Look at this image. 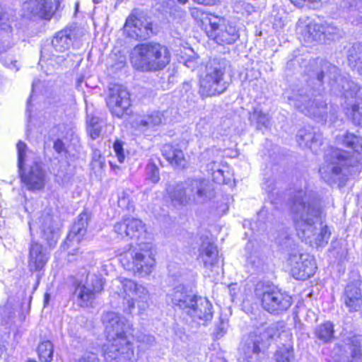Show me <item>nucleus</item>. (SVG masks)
<instances>
[{"mask_svg": "<svg viewBox=\"0 0 362 362\" xmlns=\"http://www.w3.org/2000/svg\"><path fill=\"white\" fill-rule=\"evenodd\" d=\"M325 77L331 89L346 98H353L358 90L349 76L340 75L336 66L326 60L317 59L309 64L305 83L296 86L287 96L289 103L308 117L323 118L328 109L321 95Z\"/></svg>", "mask_w": 362, "mask_h": 362, "instance_id": "1", "label": "nucleus"}, {"mask_svg": "<svg viewBox=\"0 0 362 362\" xmlns=\"http://www.w3.org/2000/svg\"><path fill=\"white\" fill-rule=\"evenodd\" d=\"M291 209L297 235L303 242L313 247L327 244L331 235L327 226L316 227L322 214V202L317 197L311 192L297 191L292 197Z\"/></svg>", "mask_w": 362, "mask_h": 362, "instance_id": "2", "label": "nucleus"}, {"mask_svg": "<svg viewBox=\"0 0 362 362\" xmlns=\"http://www.w3.org/2000/svg\"><path fill=\"white\" fill-rule=\"evenodd\" d=\"M101 320L108 341V344L103 346L107 362L112 360L115 356L119 362H134V346L127 337L131 329L129 322L123 316L114 312L104 313Z\"/></svg>", "mask_w": 362, "mask_h": 362, "instance_id": "3", "label": "nucleus"}, {"mask_svg": "<svg viewBox=\"0 0 362 362\" xmlns=\"http://www.w3.org/2000/svg\"><path fill=\"white\" fill-rule=\"evenodd\" d=\"M18 151V168L21 181L29 190H40L45 185L46 171L40 158L33 153H28L27 145L19 141Z\"/></svg>", "mask_w": 362, "mask_h": 362, "instance_id": "4", "label": "nucleus"}, {"mask_svg": "<svg viewBox=\"0 0 362 362\" xmlns=\"http://www.w3.org/2000/svg\"><path fill=\"white\" fill-rule=\"evenodd\" d=\"M281 328H283L282 323L278 322L269 325H262L245 336L240 349L247 361L257 362L259 354H264L274 339L279 337Z\"/></svg>", "mask_w": 362, "mask_h": 362, "instance_id": "5", "label": "nucleus"}, {"mask_svg": "<svg viewBox=\"0 0 362 362\" xmlns=\"http://www.w3.org/2000/svg\"><path fill=\"white\" fill-rule=\"evenodd\" d=\"M134 51L137 56L132 57V62L142 71L160 70L170 62V54L168 48L158 42L138 45Z\"/></svg>", "mask_w": 362, "mask_h": 362, "instance_id": "6", "label": "nucleus"}, {"mask_svg": "<svg viewBox=\"0 0 362 362\" xmlns=\"http://www.w3.org/2000/svg\"><path fill=\"white\" fill-rule=\"evenodd\" d=\"M228 61L223 58H213L206 63L204 73L199 79V93L202 97H211L224 93L228 83L224 76Z\"/></svg>", "mask_w": 362, "mask_h": 362, "instance_id": "7", "label": "nucleus"}, {"mask_svg": "<svg viewBox=\"0 0 362 362\" xmlns=\"http://www.w3.org/2000/svg\"><path fill=\"white\" fill-rule=\"evenodd\" d=\"M120 262L124 268L141 276L149 275L156 265L155 251L149 244L131 247L120 255Z\"/></svg>", "mask_w": 362, "mask_h": 362, "instance_id": "8", "label": "nucleus"}, {"mask_svg": "<svg viewBox=\"0 0 362 362\" xmlns=\"http://www.w3.org/2000/svg\"><path fill=\"white\" fill-rule=\"evenodd\" d=\"M284 241L279 238V243L288 250V262L291 266L292 276L298 280H305L313 276L317 269L314 258L308 254H302L298 250L293 240L284 234Z\"/></svg>", "mask_w": 362, "mask_h": 362, "instance_id": "9", "label": "nucleus"}, {"mask_svg": "<svg viewBox=\"0 0 362 362\" xmlns=\"http://www.w3.org/2000/svg\"><path fill=\"white\" fill-rule=\"evenodd\" d=\"M356 160L351 153L339 148L332 149L325 155V162L319 173L325 182H330L334 177L344 174L346 167L354 165Z\"/></svg>", "mask_w": 362, "mask_h": 362, "instance_id": "10", "label": "nucleus"}, {"mask_svg": "<svg viewBox=\"0 0 362 362\" xmlns=\"http://www.w3.org/2000/svg\"><path fill=\"white\" fill-rule=\"evenodd\" d=\"M31 236L35 231L49 247H54L59 238L60 223L57 216L49 213L42 214L36 221L29 223Z\"/></svg>", "mask_w": 362, "mask_h": 362, "instance_id": "11", "label": "nucleus"}, {"mask_svg": "<svg viewBox=\"0 0 362 362\" xmlns=\"http://www.w3.org/2000/svg\"><path fill=\"white\" fill-rule=\"evenodd\" d=\"M261 304L268 313L279 315L291 306L292 298L276 287H267L261 295Z\"/></svg>", "mask_w": 362, "mask_h": 362, "instance_id": "12", "label": "nucleus"}, {"mask_svg": "<svg viewBox=\"0 0 362 362\" xmlns=\"http://www.w3.org/2000/svg\"><path fill=\"white\" fill-rule=\"evenodd\" d=\"M107 105L112 115L122 118L131 114L130 94L124 86L115 84L109 88Z\"/></svg>", "mask_w": 362, "mask_h": 362, "instance_id": "13", "label": "nucleus"}, {"mask_svg": "<svg viewBox=\"0 0 362 362\" xmlns=\"http://www.w3.org/2000/svg\"><path fill=\"white\" fill-rule=\"evenodd\" d=\"M206 34L218 45H231L239 38L236 27L230 22L223 19L210 20Z\"/></svg>", "mask_w": 362, "mask_h": 362, "instance_id": "14", "label": "nucleus"}, {"mask_svg": "<svg viewBox=\"0 0 362 362\" xmlns=\"http://www.w3.org/2000/svg\"><path fill=\"white\" fill-rule=\"evenodd\" d=\"M124 30L132 38L146 40L153 34L152 23L141 12L134 10L126 20Z\"/></svg>", "mask_w": 362, "mask_h": 362, "instance_id": "15", "label": "nucleus"}, {"mask_svg": "<svg viewBox=\"0 0 362 362\" xmlns=\"http://www.w3.org/2000/svg\"><path fill=\"white\" fill-rule=\"evenodd\" d=\"M124 30L132 38L146 40L153 34L152 23L141 12L134 10L126 20Z\"/></svg>", "mask_w": 362, "mask_h": 362, "instance_id": "16", "label": "nucleus"}, {"mask_svg": "<svg viewBox=\"0 0 362 362\" xmlns=\"http://www.w3.org/2000/svg\"><path fill=\"white\" fill-rule=\"evenodd\" d=\"M103 289V282L100 276L88 273L86 282L76 288L74 295L76 296L77 303L81 307H88Z\"/></svg>", "mask_w": 362, "mask_h": 362, "instance_id": "17", "label": "nucleus"}, {"mask_svg": "<svg viewBox=\"0 0 362 362\" xmlns=\"http://www.w3.org/2000/svg\"><path fill=\"white\" fill-rule=\"evenodd\" d=\"M197 259L205 269L212 271L218 262V251L216 245L208 237H201Z\"/></svg>", "mask_w": 362, "mask_h": 362, "instance_id": "18", "label": "nucleus"}, {"mask_svg": "<svg viewBox=\"0 0 362 362\" xmlns=\"http://www.w3.org/2000/svg\"><path fill=\"white\" fill-rule=\"evenodd\" d=\"M196 296L188 291L185 285L180 284L168 291L166 294V303L186 311Z\"/></svg>", "mask_w": 362, "mask_h": 362, "instance_id": "19", "label": "nucleus"}, {"mask_svg": "<svg viewBox=\"0 0 362 362\" xmlns=\"http://www.w3.org/2000/svg\"><path fill=\"white\" fill-rule=\"evenodd\" d=\"M185 312L194 321L204 322L210 321L213 317L212 305L205 298L196 296Z\"/></svg>", "mask_w": 362, "mask_h": 362, "instance_id": "20", "label": "nucleus"}, {"mask_svg": "<svg viewBox=\"0 0 362 362\" xmlns=\"http://www.w3.org/2000/svg\"><path fill=\"white\" fill-rule=\"evenodd\" d=\"M114 230L122 238H139L146 230L140 219L127 218L117 223L114 226Z\"/></svg>", "mask_w": 362, "mask_h": 362, "instance_id": "21", "label": "nucleus"}, {"mask_svg": "<svg viewBox=\"0 0 362 362\" xmlns=\"http://www.w3.org/2000/svg\"><path fill=\"white\" fill-rule=\"evenodd\" d=\"M186 183L192 202L202 203L212 196L209 182L206 180H191Z\"/></svg>", "mask_w": 362, "mask_h": 362, "instance_id": "22", "label": "nucleus"}, {"mask_svg": "<svg viewBox=\"0 0 362 362\" xmlns=\"http://www.w3.org/2000/svg\"><path fill=\"white\" fill-rule=\"evenodd\" d=\"M91 218V214L86 210L82 211L77 217L71 226L70 232L65 241L66 245L76 242L79 243L86 234L88 222Z\"/></svg>", "mask_w": 362, "mask_h": 362, "instance_id": "23", "label": "nucleus"}, {"mask_svg": "<svg viewBox=\"0 0 362 362\" xmlns=\"http://www.w3.org/2000/svg\"><path fill=\"white\" fill-rule=\"evenodd\" d=\"M23 8L28 13L45 19H49L54 13L52 0H28Z\"/></svg>", "mask_w": 362, "mask_h": 362, "instance_id": "24", "label": "nucleus"}, {"mask_svg": "<svg viewBox=\"0 0 362 362\" xmlns=\"http://www.w3.org/2000/svg\"><path fill=\"white\" fill-rule=\"evenodd\" d=\"M360 282L349 283L344 290L343 299L350 312L362 309V291Z\"/></svg>", "mask_w": 362, "mask_h": 362, "instance_id": "25", "label": "nucleus"}, {"mask_svg": "<svg viewBox=\"0 0 362 362\" xmlns=\"http://www.w3.org/2000/svg\"><path fill=\"white\" fill-rule=\"evenodd\" d=\"M296 141L300 146L315 152L322 144V136L313 127L308 126L298 130Z\"/></svg>", "mask_w": 362, "mask_h": 362, "instance_id": "26", "label": "nucleus"}, {"mask_svg": "<svg viewBox=\"0 0 362 362\" xmlns=\"http://www.w3.org/2000/svg\"><path fill=\"white\" fill-rule=\"evenodd\" d=\"M165 120L163 112L153 111L144 115L138 116L134 121L135 128L146 132L160 126Z\"/></svg>", "mask_w": 362, "mask_h": 362, "instance_id": "27", "label": "nucleus"}, {"mask_svg": "<svg viewBox=\"0 0 362 362\" xmlns=\"http://www.w3.org/2000/svg\"><path fill=\"white\" fill-rule=\"evenodd\" d=\"M48 257L42 245L32 240L29 249L28 267L30 271H40L47 264Z\"/></svg>", "mask_w": 362, "mask_h": 362, "instance_id": "28", "label": "nucleus"}, {"mask_svg": "<svg viewBox=\"0 0 362 362\" xmlns=\"http://www.w3.org/2000/svg\"><path fill=\"white\" fill-rule=\"evenodd\" d=\"M343 362H362V335H355L349 339Z\"/></svg>", "mask_w": 362, "mask_h": 362, "instance_id": "29", "label": "nucleus"}, {"mask_svg": "<svg viewBox=\"0 0 362 362\" xmlns=\"http://www.w3.org/2000/svg\"><path fill=\"white\" fill-rule=\"evenodd\" d=\"M162 154L170 164L179 168H184L187 164L182 151L170 144H165L162 148Z\"/></svg>", "mask_w": 362, "mask_h": 362, "instance_id": "30", "label": "nucleus"}, {"mask_svg": "<svg viewBox=\"0 0 362 362\" xmlns=\"http://www.w3.org/2000/svg\"><path fill=\"white\" fill-rule=\"evenodd\" d=\"M301 38L307 43H321V23L310 21L307 25L300 26Z\"/></svg>", "mask_w": 362, "mask_h": 362, "instance_id": "31", "label": "nucleus"}, {"mask_svg": "<svg viewBox=\"0 0 362 362\" xmlns=\"http://www.w3.org/2000/svg\"><path fill=\"white\" fill-rule=\"evenodd\" d=\"M188 188L186 182L176 185L173 188L168 189L169 197L175 205H187L192 202L190 196L187 192Z\"/></svg>", "mask_w": 362, "mask_h": 362, "instance_id": "32", "label": "nucleus"}, {"mask_svg": "<svg viewBox=\"0 0 362 362\" xmlns=\"http://www.w3.org/2000/svg\"><path fill=\"white\" fill-rule=\"evenodd\" d=\"M321 43L329 44L343 37V31L332 23H321Z\"/></svg>", "mask_w": 362, "mask_h": 362, "instance_id": "33", "label": "nucleus"}, {"mask_svg": "<svg viewBox=\"0 0 362 362\" xmlns=\"http://www.w3.org/2000/svg\"><path fill=\"white\" fill-rule=\"evenodd\" d=\"M73 35L74 33L71 29L66 28L59 31L52 42L54 49L58 52H62L69 49L71 44Z\"/></svg>", "mask_w": 362, "mask_h": 362, "instance_id": "34", "label": "nucleus"}, {"mask_svg": "<svg viewBox=\"0 0 362 362\" xmlns=\"http://www.w3.org/2000/svg\"><path fill=\"white\" fill-rule=\"evenodd\" d=\"M349 64L362 75V42H356L347 51Z\"/></svg>", "mask_w": 362, "mask_h": 362, "instance_id": "35", "label": "nucleus"}, {"mask_svg": "<svg viewBox=\"0 0 362 362\" xmlns=\"http://www.w3.org/2000/svg\"><path fill=\"white\" fill-rule=\"evenodd\" d=\"M249 120L259 131L267 129L270 125L268 114L264 113L261 108L257 107L249 112Z\"/></svg>", "mask_w": 362, "mask_h": 362, "instance_id": "36", "label": "nucleus"}, {"mask_svg": "<svg viewBox=\"0 0 362 362\" xmlns=\"http://www.w3.org/2000/svg\"><path fill=\"white\" fill-rule=\"evenodd\" d=\"M334 325L331 322H326L318 325L315 330V336L323 344L329 343L334 339Z\"/></svg>", "mask_w": 362, "mask_h": 362, "instance_id": "37", "label": "nucleus"}, {"mask_svg": "<svg viewBox=\"0 0 362 362\" xmlns=\"http://www.w3.org/2000/svg\"><path fill=\"white\" fill-rule=\"evenodd\" d=\"M339 141H341L343 144L356 152H358L362 149V138L355 136L352 134H346L341 138H338Z\"/></svg>", "mask_w": 362, "mask_h": 362, "instance_id": "38", "label": "nucleus"}, {"mask_svg": "<svg viewBox=\"0 0 362 362\" xmlns=\"http://www.w3.org/2000/svg\"><path fill=\"white\" fill-rule=\"evenodd\" d=\"M37 352L41 362H50L53 356V345L51 341H45L40 343Z\"/></svg>", "mask_w": 362, "mask_h": 362, "instance_id": "39", "label": "nucleus"}, {"mask_svg": "<svg viewBox=\"0 0 362 362\" xmlns=\"http://www.w3.org/2000/svg\"><path fill=\"white\" fill-rule=\"evenodd\" d=\"M122 288L126 295L129 297L127 299L128 308L130 310L134 307V294L135 288H136V283L132 280L125 279L122 281Z\"/></svg>", "mask_w": 362, "mask_h": 362, "instance_id": "40", "label": "nucleus"}, {"mask_svg": "<svg viewBox=\"0 0 362 362\" xmlns=\"http://www.w3.org/2000/svg\"><path fill=\"white\" fill-rule=\"evenodd\" d=\"M274 358L277 362H292L293 360L292 346L283 345L279 347L274 354Z\"/></svg>", "mask_w": 362, "mask_h": 362, "instance_id": "41", "label": "nucleus"}, {"mask_svg": "<svg viewBox=\"0 0 362 362\" xmlns=\"http://www.w3.org/2000/svg\"><path fill=\"white\" fill-rule=\"evenodd\" d=\"M298 8L307 6L312 9H320L324 4H327L329 0H290Z\"/></svg>", "mask_w": 362, "mask_h": 362, "instance_id": "42", "label": "nucleus"}, {"mask_svg": "<svg viewBox=\"0 0 362 362\" xmlns=\"http://www.w3.org/2000/svg\"><path fill=\"white\" fill-rule=\"evenodd\" d=\"M132 192L129 189L122 191L118 197V206L124 210L131 211L134 210V205L131 199Z\"/></svg>", "mask_w": 362, "mask_h": 362, "instance_id": "43", "label": "nucleus"}, {"mask_svg": "<svg viewBox=\"0 0 362 362\" xmlns=\"http://www.w3.org/2000/svg\"><path fill=\"white\" fill-rule=\"evenodd\" d=\"M100 122L97 117H92L88 121V132L93 139H96L100 136L102 127Z\"/></svg>", "mask_w": 362, "mask_h": 362, "instance_id": "44", "label": "nucleus"}, {"mask_svg": "<svg viewBox=\"0 0 362 362\" xmlns=\"http://www.w3.org/2000/svg\"><path fill=\"white\" fill-rule=\"evenodd\" d=\"M147 178L153 183H157L160 180L159 170L153 162H149L146 168Z\"/></svg>", "mask_w": 362, "mask_h": 362, "instance_id": "45", "label": "nucleus"}, {"mask_svg": "<svg viewBox=\"0 0 362 362\" xmlns=\"http://www.w3.org/2000/svg\"><path fill=\"white\" fill-rule=\"evenodd\" d=\"M351 115L355 124H362V100L352 106Z\"/></svg>", "mask_w": 362, "mask_h": 362, "instance_id": "46", "label": "nucleus"}, {"mask_svg": "<svg viewBox=\"0 0 362 362\" xmlns=\"http://www.w3.org/2000/svg\"><path fill=\"white\" fill-rule=\"evenodd\" d=\"M228 327V321L220 317L218 322L216 325V328L214 333L216 339L221 338L226 333Z\"/></svg>", "mask_w": 362, "mask_h": 362, "instance_id": "47", "label": "nucleus"}, {"mask_svg": "<svg viewBox=\"0 0 362 362\" xmlns=\"http://www.w3.org/2000/svg\"><path fill=\"white\" fill-rule=\"evenodd\" d=\"M340 6L347 11L358 10L362 7V0H343Z\"/></svg>", "mask_w": 362, "mask_h": 362, "instance_id": "48", "label": "nucleus"}, {"mask_svg": "<svg viewBox=\"0 0 362 362\" xmlns=\"http://www.w3.org/2000/svg\"><path fill=\"white\" fill-rule=\"evenodd\" d=\"M137 341L148 346L155 344L156 339L153 335L141 333L136 336Z\"/></svg>", "mask_w": 362, "mask_h": 362, "instance_id": "49", "label": "nucleus"}, {"mask_svg": "<svg viewBox=\"0 0 362 362\" xmlns=\"http://www.w3.org/2000/svg\"><path fill=\"white\" fill-rule=\"evenodd\" d=\"M213 180L217 184H225L226 182L224 172L220 168H217L215 172L211 173Z\"/></svg>", "mask_w": 362, "mask_h": 362, "instance_id": "50", "label": "nucleus"}, {"mask_svg": "<svg viewBox=\"0 0 362 362\" xmlns=\"http://www.w3.org/2000/svg\"><path fill=\"white\" fill-rule=\"evenodd\" d=\"M115 152L116 153V156L117 157V160L119 163H123L124 160V155L123 152V148L122 144L120 141H115L113 146Z\"/></svg>", "mask_w": 362, "mask_h": 362, "instance_id": "51", "label": "nucleus"}, {"mask_svg": "<svg viewBox=\"0 0 362 362\" xmlns=\"http://www.w3.org/2000/svg\"><path fill=\"white\" fill-rule=\"evenodd\" d=\"M7 20L8 18L6 13L0 11V30L6 32L11 30V26L7 22Z\"/></svg>", "mask_w": 362, "mask_h": 362, "instance_id": "52", "label": "nucleus"}, {"mask_svg": "<svg viewBox=\"0 0 362 362\" xmlns=\"http://www.w3.org/2000/svg\"><path fill=\"white\" fill-rule=\"evenodd\" d=\"M148 294L147 289L142 285L136 284V288H135L134 296H138L139 298L144 297Z\"/></svg>", "mask_w": 362, "mask_h": 362, "instance_id": "53", "label": "nucleus"}, {"mask_svg": "<svg viewBox=\"0 0 362 362\" xmlns=\"http://www.w3.org/2000/svg\"><path fill=\"white\" fill-rule=\"evenodd\" d=\"M53 148L55 150V151L57 152L58 153H61L66 151L64 143L59 139H57L54 142Z\"/></svg>", "mask_w": 362, "mask_h": 362, "instance_id": "54", "label": "nucleus"}, {"mask_svg": "<svg viewBox=\"0 0 362 362\" xmlns=\"http://www.w3.org/2000/svg\"><path fill=\"white\" fill-rule=\"evenodd\" d=\"M194 2H197L199 4L206 5V6H212L216 4L219 0H192Z\"/></svg>", "mask_w": 362, "mask_h": 362, "instance_id": "55", "label": "nucleus"}, {"mask_svg": "<svg viewBox=\"0 0 362 362\" xmlns=\"http://www.w3.org/2000/svg\"><path fill=\"white\" fill-rule=\"evenodd\" d=\"M78 252V249H74L72 250V252H69L68 254V261L73 262L76 260V258H74V256H77Z\"/></svg>", "mask_w": 362, "mask_h": 362, "instance_id": "56", "label": "nucleus"}, {"mask_svg": "<svg viewBox=\"0 0 362 362\" xmlns=\"http://www.w3.org/2000/svg\"><path fill=\"white\" fill-rule=\"evenodd\" d=\"M208 170L211 173L215 172L217 168H219V164L216 162H211L207 165Z\"/></svg>", "mask_w": 362, "mask_h": 362, "instance_id": "57", "label": "nucleus"}, {"mask_svg": "<svg viewBox=\"0 0 362 362\" xmlns=\"http://www.w3.org/2000/svg\"><path fill=\"white\" fill-rule=\"evenodd\" d=\"M49 299H50V295L49 293H45V298H44L45 306H46L49 303Z\"/></svg>", "mask_w": 362, "mask_h": 362, "instance_id": "58", "label": "nucleus"}, {"mask_svg": "<svg viewBox=\"0 0 362 362\" xmlns=\"http://www.w3.org/2000/svg\"><path fill=\"white\" fill-rule=\"evenodd\" d=\"M179 3L182 4H185L187 3V0H177Z\"/></svg>", "mask_w": 362, "mask_h": 362, "instance_id": "59", "label": "nucleus"}, {"mask_svg": "<svg viewBox=\"0 0 362 362\" xmlns=\"http://www.w3.org/2000/svg\"><path fill=\"white\" fill-rule=\"evenodd\" d=\"M95 4H98L101 0H93Z\"/></svg>", "mask_w": 362, "mask_h": 362, "instance_id": "60", "label": "nucleus"}, {"mask_svg": "<svg viewBox=\"0 0 362 362\" xmlns=\"http://www.w3.org/2000/svg\"><path fill=\"white\" fill-rule=\"evenodd\" d=\"M28 362H36V361H28Z\"/></svg>", "mask_w": 362, "mask_h": 362, "instance_id": "61", "label": "nucleus"}]
</instances>
